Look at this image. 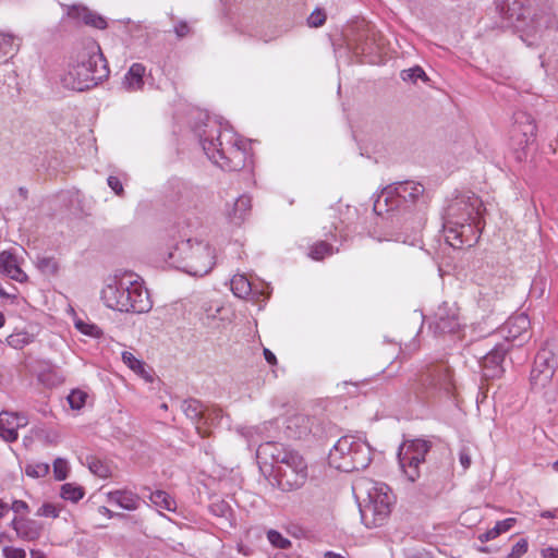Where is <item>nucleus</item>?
Segmentation results:
<instances>
[{
    "instance_id": "1",
    "label": "nucleus",
    "mask_w": 558,
    "mask_h": 558,
    "mask_svg": "<svg viewBox=\"0 0 558 558\" xmlns=\"http://www.w3.org/2000/svg\"><path fill=\"white\" fill-rule=\"evenodd\" d=\"M194 134L198 138L207 158L226 171L242 170L250 159V145L230 130H222L220 123L206 118L195 125Z\"/></svg>"
},
{
    "instance_id": "2",
    "label": "nucleus",
    "mask_w": 558,
    "mask_h": 558,
    "mask_svg": "<svg viewBox=\"0 0 558 558\" xmlns=\"http://www.w3.org/2000/svg\"><path fill=\"white\" fill-rule=\"evenodd\" d=\"M259 470L282 490L302 487L308 476L305 459L295 450L276 441L260 444L256 451Z\"/></svg>"
},
{
    "instance_id": "3",
    "label": "nucleus",
    "mask_w": 558,
    "mask_h": 558,
    "mask_svg": "<svg viewBox=\"0 0 558 558\" xmlns=\"http://www.w3.org/2000/svg\"><path fill=\"white\" fill-rule=\"evenodd\" d=\"M353 492L361 502V518L365 526L377 527L383 525L395 502L391 489L381 482L362 477L354 482Z\"/></svg>"
},
{
    "instance_id": "4",
    "label": "nucleus",
    "mask_w": 558,
    "mask_h": 558,
    "mask_svg": "<svg viewBox=\"0 0 558 558\" xmlns=\"http://www.w3.org/2000/svg\"><path fill=\"white\" fill-rule=\"evenodd\" d=\"M109 74L106 60L99 48L92 46L77 56L69 64L61 82L65 88L83 92L96 86Z\"/></svg>"
},
{
    "instance_id": "5",
    "label": "nucleus",
    "mask_w": 558,
    "mask_h": 558,
    "mask_svg": "<svg viewBox=\"0 0 558 558\" xmlns=\"http://www.w3.org/2000/svg\"><path fill=\"white\" fill-rule=\"evenodd\" d=\"M170 266L196 277L207 275L215 265V253L210 244L198 238L182 240L168 252Z\"/></svg>"
},
{
    "instance_id": "6",
    "label": "nucleus",
    "mask_w": 558,
    "mask_h": 558,
    "mask_svg": "<svg viewBox=\"0 0 558 558\" xmlns=\"http://www.w3.org/2000/svg\"><path fill=\"white\" fill-rule=\"evenodd\" d=\"M430 195L423 184L415 181L393 182L375 195L373 209L385 206L387 209H411L427 207Z\"/></svg>"
},
{
    "instance_id": "7",
    "label": "nucleus",
    "mask_w": 558,
    "mask_h": 558,
    "mask_svg": "<svg viewBox=\"0 0 558 558\" xmlns=\"http://www.w3.org/2000/svg\"><path fill=\"white\" fill-rule=\"evenodd\" d=\"M371 447L361 437L347 435L330 449L328 463L342 472L363 470L371 463Z\"/></svg>"
},
{
    "instance_id": "8",
    "label": "nucleus",
    "mask_w": 558,
    "mask_h": 558,
    "mask_svg": "<svg viewBox=\"0 0 558 558\" xmlns=\"http://www.w3.org/2000/svg\"><path fill=\"white\" fill-rule=\"evenodd\" d=\"M428 450L429 445L423 439L409 440L400 447L399 464L410 482L413 483L420 477V465L425 461Z\"/></svg>"
},
{
    "instance_id": "9",
    "label": "nucleus",
    "mask_w": 558,
    "mask_h": 558,
    "mask_svg": "<svg viewBox=\"0 0 558 558\" xmlns=\"http://www.w3.org/2000/svg\"><path fill=\"white\" fill-rule=\"evenodd\" d=\"M117 284H107L101 291V300L109 308L120 312H131L136 308V299L140 296L138 287L133 286L132 290Z\"/></svg>"
},
{
    "instance_id": "10",
    "label": "nucleus",
    "mask_w": 558,
    "mask_h": 558,
    "mask_svg": "<svg viewBox=\"0 0 558 558\" xmlns=\"http://www.w3.org/2000/svg\"><path fill=\"white\" fill-rule=\"evenodd\" d=\"M421 384L438 391L450 393L453 389V379L450 368L446 364H437L428 367L421 376Z\"/></svg>"
},
{
    "instance_id": "11",
    "label": "nucleus",
    "mask_w": 558,
    "mask_h": 558,
    "mask_svg": "<svg viewBox=\"0 0 558 558\" xmlns=\"http://www.w3.org/2000/svg\"><path fill=\"white\" fill-rule=\"evenodd\" d=\"M347 44L354 53L364 56L376 53L379 47L377 34L368 25L356 27L354 33L348 37Z\"/></svg>"
},
{
    "instance_id": "12",
    "label": "nucleus",
    "mask_w": 558,
    "mask_h": 558,
    "mask_svg": "<svg viewBox=\"0 0 558 558\" xmlns=\"http://www.w3.org/2000/svg\"><path fill=\"white\" fill-rule=\"evenodd\" d=\"M28 420L25 415L2 411L0 413V437L5 441H15L19 437L17 430L25 427Z\"/></svg>"
},
{
    "instance_id": "13",
    "label": "nucleus",
    "mask_w": 558,
    "mask_h": 558,
    "mask_svg": "<svg viewBox=\"0 0 558 558\" xmlns=\"http://www.w3.org/2000/svg\"><path fill=\"white\" fill-rule=\"evenodd\" d=\"M16 536L24 542H36L43 534V525L27 517H14L10 523Z\"/></svg>"
},
{
    "instance_id": "14",
    "label": "nucleus",
    "mask_w": 558,
    "mask_h": 558,
    "mask_svg": "<svg viewBox=\"0 0 558 558\" xmlns=\"http://www.w3.org/2000/svg\"><path fill=\"white\" fill-rule=\"evenodd\" d=\"M507 349L502 345H496L490 350L481 361L484 376L487 378L498 377L502 374V363L506 356Z\"/></svg>"
},
{
    "instance_id": "15",
    "label": "nucleus",
    "mask_w": 558,
    "mask_h": 558,
    "mask_svg": "<svg viewBox=\"0 0 558 558\" xmlns=\"http://www.w3.org/2000/svg\"><path fill=\"white\" fill-rule=\"evenodd\" d=\"M434 326L439 333L456 332L460 327L457 310L448 305L440 306L435 314Z\"/></svg>"
},
{
    "instance_id": "16",
    "label": "nucleus",
    "mask_w": 558,
    "mask_h": 558,
    "mask_svg": "<svg viewBox=\"0 0 558 558\" xmlns=\"http://www.w3.org/2000/svg\"><path fill=\"white\" fill-rule=\"evenodd\" d=\"M530 319L524 313L511 316L499 329V332L508 341L515 340L527 332Z\"/></svg>"
},
{
    "instance_id": "17",
    "label": "nucleus",
    "mask_w": 558,
    "mask_h": 558,
    "mask_svg": "<svg viewBox=\"0 0 558 558\" xmlns=\"http://www.w3.org/2000/svg\"><path fill=\"white\" fill-rule=\"evenodd\" d=\"M181 410L186 415L187 418L192 421L195 425L197 434L201 437H206L209 432L207 428H203V417L205 415V408L203 404L196 399L184 400L181 403Z\"/></svg>"
},
{
    "instance_id": "18",
    "label": "nucleus",
    "mask_w": 558,
    "mask_h": 558,
    "mask_svg": "<svg viewBox=\"0 0 558 558\" xmlns=\"http://www.w3.org/2000/svg\"><path fill=\"white\" fill-rule=\"evenodd\" d=\"M194 194L193 189L180 179H171L165 191V197L170 203L179 202L182 206L185 205V201H191Z\"/></svg>"
},
{
    "instance_id": "19",
    "label": "nucleus",
    "mask_w": 558,
    "mask_h": 558,
    "mask_svg": "<svg viewBox=\"0 0 558 558\" xmlns=\"http://www.w3.org/2000/svg\"><path fill=\"white\" fill-rule=\"evenodd\" d=\"M226 307L218 300H203L201 303V319L206 325H216L218 322L225 320Z\"/></svg>"
},
{
    "instance_id": "20",
    "label": "nucleus",
    "mask_w": 558,
    "mask_h": 558,
    "mask_svg": "<svg viewBox=\"0 0 558 558\" xmlns=\"http://www.w3.org/2000/svg\"><path fill=\"white\" fill-rule=\"evenodd\" d=\"M534 362L544 368L550 367L555 374L558 367V339L547 340L536 354Z\"/></svg>"
},
{
    "instance_id": "21",
    "label": "nucleus",
    "mask_w": 558,
    "mask_h": 558,
    "mask_svg": "<svg viewBox=\"0 0 558 558\" xmlns=\"http://www.w3.org/2000/svg\"><path fill=\"white\" fill-rule=\"evenodd\" d=\"M0 272L17 282L27 280V275L21 269L16 256L9 251L0 253Z\"/></svg>"
},
{
    "instance_id": "22",
    "label": "nucleus",
    "mask_w": 558,
    "mask_h": 558,
    "mask_svg": "<svg viewBox=\"0 0 558 558\" xmlns=\"http://www.w3.org/2000/svg\"><path fill=\"white\" fill-rule=\"evenodd\" d=\"M451 209H486V205L472 191H457L454 197L449 204Z\"/></svg>"
},
{
    "instance_id": "23",
    "label": "nucleus",
    "mask_w": 558,
    "mask_h": 558,
    "mask_svg": "<svg viewBox=\"0 0 558 558\" xmlns=\"http://www.w3.org/2000/svg\"><path fill=\"white\" fill-rule=\"evenodd\" d=\"M70 16L82 21L84 24L97 28L105 29L107 27V21L104 16L98 13L90 11L89 9L81 5H74L70 12Z\"/></svg>"
},
{
    "instance_id": "24",
    "label": "nucleus",
    "mask_w": 558,
    "mask_h": 558,
    "mask_svg": "<svg viewBox=\"0 0 558 558\" xmlns=\"http://www.w3.org/2000/svg\"><path fill=\"white\" fill-rule=\"evenodd\" d=\"M444 230L447 233V240H459L460 244L468 242L463 238L468 235V233L473 232L474 227L472 223H460L458 221H453L450 216L444 217Z\"/></svg>"
},
{
    "instance_id": "25",
    "label": "nucleus",
    "mask_w": 558,
    "mask_h": 558,
    "mask_svg": "<svg viewBox=\"0 0 558 558\" xmlns=\"http://www.w3.org/2000/svg\"><path fill=\"white\" fill-rule=\"evenodd\" d=\"M553 377L554 374L550 367L544 368L539 365H536L534 362L530 378L531 386L534 390H542L546 388L550 384Z\"/></svg>"
},
{
    "instance_id": "26",
    "label": "nucleus",
    "mask_w": 558,
    "mask_h": 558,
    "mask_svg": "<svg viewBox=\"0 0 558 558\" xmlns=\"http://www.w3.org/2000/svg\"><path fill=\"white\" fill-rule=\"evenodd\" d=\"M147 497L149 498L150 505L158 511H175L177 504L168 493L163 490L149 492Z\"/></svg>"
},
{
    "instance_id": "27",
    "label": "nucleus",
    "mask_w": 558,
    "mask_h": 558,
    "mask_svg": "<svg viewBox=\"0 0 558 558\" xmlns=\"http://www.w3.org/2000/svg\"><path fill=\"white\" fill-rule=\"evenodd\" d=\"M109 500L126 510H133L137 507V496L129 490L112 492L109 494Z\"/></svg>"
},
{
    "instance_id": "28",
    "label": "nucleus",
    "mask_w": 558,
    "mask_h": 558,
    "mask_svg": "<svg viewBox=\"0 0 558 558\" xmlns=\"http://www.w3.org/2000/svg\"><path fill=\"white\" fill-rule=\"evenodd\" d=\"M517 520L514 518H507L505 520L498 521L494 527L489 529L485 533L478 535V541L481 543H486L497 538L500 534L508 532Z\"/></svg>"
},
{
    "instance_id": "29",
    "label": "nucleus",
    "mask_w": 558,
    "mask_h": 558,
    "mask_svg": "<svg viewBox=\"0 0 558 558\" xmlns=\"http://www.w3.org/2000/svg\"><path fill=\"white\" fill-rule=\"evenodd\" d=\"M513 120L524 136H534L536 134V124L530 113L518 111L513 114Z\"/></svg>"
},
{
    "instance_id": "30",
    "label": "nucleus",
    "mask_w": 558,
    "mask_h": 558,
    "mask_svg": "<svg viewBox=\"0 0 558 558\" xmlns=\"http://www.w3.org/2000/svg\"><path fill=\"white\" fill-rule=\"evenodd\" d=\"M230 288L233 294L240 299H245L254 292L251 281L244 275H234L230 281Z\"/></svg>"
},
{
    "instance_id": "31",
    "label": "nucleus",
    "mask_w": 558,
    "mask_h": 558,
    "mask_svg": "<svg viewBox=\"0 0 558 558\" xmlns=\"http://www.w3.org/2000/svg\"><path fill=\"white\" fill-rule=\"evenodd\" d=\"M85 496L82 486L74 483H65L60 488V497L71 502H77Z\"/></svg>"
},
{
    "instance_id": "32",
    "label": "nucleus",
    "mask_w": 558,
    "mask_h": 558,
    "mask_svg": "<svg viewBox=\"0 0 558 558\" xmlns=\"http://www.w3.org/2000/svg\"><path fill=\"white\" fill-rule=\"evenodd\" d=\"M34 341V336L27 331L21 330L15 331L8 336L7 342L14 349H23Z\"/></svg>"
},
{
    "instance_id": "33",
    "label": "nucleus",
    "mask_w": 558,
    "mask_h": 558,
    "mask_svg": "<svg viewBox=\"0 0 558 558\" xmlns=\"http://www.w3.org/2000/svg\"><path fill=\"white\" fill-rule=\"evenodd\" d=\"M20 46V38L10 33H0V52L3 56L13 53Z\"/></svg>"
},
{
    "instance_id": "34",
    "label": "nucleus",
    "mask_w": 558,
    "mask_h": 558,
    "mask_svg": "<svg viewBox=\"0 0 558 558\" xmlns=\"http://www.w3.org/2000/svg\"><path fill=\"white\" fill-rule=\"evenodd\" d=\"M122 84L126 90L135 92L140 88V64L134 63L130 68Z\"/></svg>"
},
{
    "instance_id": "35",
    "label": "nucleus",
    "mask_w": 558,
    "mask_h": 558,
    "mask_svg": "<svg viewBox=\"0 0 558 558\" xmlns=\"http://www.w3.org/2000/svg\"><path fill=\"white\" fill-rule=\"evenodd\" d=\"M50 465L45 462H33L26 464L24 472L28 477L41 478L48 475Z\"/></svg>"
},
{
    "instance_id": "36",
    "label": "nucleus",
    "mask_w": 558,
    "mask_h": 558,
    "mask_svg": "<svg viewBox=\"0 0 558 558\" xmlns=\"http://www.w3.org/2000/svg\"><path fill=\"white\" fill-rule=\"evenodd\" d=\"M223 416V411L219 407L211 405L205 408V415L203 417V428H206V426H213L219 423V421Z\"/></svg>"
},
{
    "instance_id": "37",
    "label": "nucleus",
    "mask_w": 558,
    "mask_h": 558,
    "mask_svg": "<svg viewBox=\"0 0 558 558\" xmlns=\"http://www.w3.org/2000/svg\"><path fill=\"white\" fill-rule=\"evenodd\" d=\"M59 198L63 206L78 208L82 206L81 194L76 190H69L60 193Z\"/></svg>"
},
{
    "instance_id": "38",
    "label": "nucleus",
    "mask_w": 558,
    "mask_h": 558,
    "mask_svg": "<svg viewBox=\"0 0 558 558\" xmlns=\"http://www.w3.org/2000/svg\"><path fill=\"white\" fill-rule=\"evenodd\" d=\"M61 504L44 502L36 511L37 517L57 519L62 511Z\"/></svg>"
},
{
    "instance_id": "39",
    "label": "nucleus",
    "mask_w": 558,
    "mask_h": 558,
    "mask_svg": "<svg viewBox=\"0 0 558 558\" xmlns=\"http://www.w3.org/2000/svg\"><path fill=\"white\" fill-rule=\"evenodd\" d=\"M401 78L411 83H416L417 80H422L424 82L428 81L425 71L418 65L401 71Z\"/></svg>"
},
{
    "instance_id": "40",
    "label": "nucleus",
    "mask_w": 558,
    "mask_h": 558,
    "mask_svg": "<svg viewBox=\"0 0 558 558\" xmlns=\"http://www.w3.org/2000/svg\"><path fill=\"white\" fill-rule=\"evenodd\" d=\"M88 398V395L86 391L81 389H74L71 391V393L68 397L69 404L74 410H81Z\"/></svg>"
},
{
    "instance_id": "41",
    "label": "nucleus",
    "mask_w": 558,
    "mask_h": 558,
    "mask_svg": "<svg viewBox=\"0 0 558 558\" xmlns=\"http://www.w3.org/2000/svg\"><path fill=\"white\" fill-rule=\"evenodd\" d=\"M53 476L57 481H64L69 475V463L63 458H57L53 461Z\"/></svg>"
},
{
    "instance_id": "42",
    "label": "nucleus",
    "mask_w": 558,
    "mask_h": 558,
    "mask_svg": "<svg viewBox=\"0 0 558 558\" xmlns=\"http://www.w3.org/2000/svg\"><path fill=\"white\" fill-rule=\"evenodd\" d=\"M332 254H333L332 246L325 242H319V243L315 244L310 251V256L316 260H320L325 256L332 255Z\"/></svg>"
},
{
    "instance_id": "43",
    "label": "nucleus",
    "mask_w": 558,
    "mask_h": 558,
    "mask_svg": "<svg viewBox=\"0 0 558 558\" xmlns=\"http://www.w3.org/2000/svg\"><path fill=\"white\" fill-rule=\"evenodd\" d=\"M75 327L78 331H81L82 333H84L86 336L99 337L101 333L100 329L96 325L85 323L82 319H77L75 322Z\"/></svg>"
},
{
    "instance_id": "44",
    "label": "nucleus",
    "mask_w": 558,
    "mask_h": 558,
    "mask_svg": "<svg viewBox=\"0 0 558 558\" xmlns=\"http://www.w3.org/2000/svg\"><path fill=\"white\" fill-rule=\"evenodd\" d=\"M327 15L324 10L315 9L307 19V25L310 27H320L325 24Z\"/></svg>"
},
{
    "instance_id": "45",
    "label": "nucleus",
    "mask_w": 558,
    "mask_h": 558,
    "mask_svg": "<svg viewBox=\"0 0 558 558\" xmlns=\"http://www.w3.org/2000/svg\"><path fill=\"white\" fill-rule=\"evenodd\" d=\"M529 548V543L525 538H520L511 548V551L506 558H521Z\"/></svg>"
},
{
    "instance_id": "46",
    "label": "nucleus",
    "mask_w": 558,
    "mask_h": 558,
    "mask_svg": "<svg viewBox=\"0 0 558 558\" xmlns=\"http://www.w3.org/2000/svg\"><path fill=\"white\" fill-rule=\"evenodd\" d=\"M267 538L268 541L276 547L278 548H286L290 545V542L289 539H287L286 537H283L279 532L275 531V530H270L268 533H267Z\"/></svg>"
},
{
    "instance_id": "47",
    "label": "nucleus",
    "mask_w": 558,
    "mask_h": 558,
    "mask_svg": "<svg viewBox=\"0 0 558 558\" xmlns=\"http://www.w3.org/2000/svg\"><path fill=\"white\" fill-rule=\"evenodd\" d=\"M2 556L4 558H26V551L20 547L4 546L2 548Z\"/></svg>"
},
{
    "instance_id": "48",
    "label": "nucleus",
    "mask_w": 558,
    "mask_h": 558,
    "mask_svg": "<svg viewBox=\"0 0 558 558\" xmlns=\"http://www.w3.org/2000/svg\"><path fill=\"white\" fill-rule=\"evenodd\" d=\"M108 186L119 196L123 195V182L119 175H109L107 179Z\"/></svg>"
},
{
    "instance_id": "49",
    "label": "nucleus",
    "mask_w": 558,
    "mask_h": 558,
    "mask_svg": "<svg viewBox=\"0 0 558 558\" xmlns=\"http://www.w3.org/2000/svg\"><path fill=\"white\" fill-rule=\"evenodd\" d=\"M123 363L129 366L136 374H140V360H137L133 353L124 351L122 353Z\"/></svg>"
},
{
    "instance_id": "50",
    "label": "nucleus",
    "mask_w": 558,
    "mask_h": 558,
    "mask_svg": "<svg viewBox=\"0 0 558 558\" xmlns=\"http://www.w3.org/2000/svg\"><path fill=\"white\" fill-rule=\"evenodd\" d=\"M142 381H145L147 384H150V389L154 391H160L161 388V381L159 378H155L154 375L147 373L144 367L142 366Z\"/></svg>"
},
{
    "instance_id": "51",
    "label": "nucleus",
    "mask_w": 558,
    "mask_h": 558,
    "mask_svg": "<svg viewBox=\"0 0 558 558\" xmlns=\"http://www.w3.org/2000/svg\"><path fill=\"white\" fill-rule=\"evenodd\" d=\"M178 38H184L192 33L191 26L185 21H179L173 28Z\"/></svg>"
},
{
    "instance_id": "52",
    "label": "nucleus",
    "mask_w": 558,
    "mask_h": 558,
    "mask_svg": "<svg viewBox=\"0 0 558 558\" xmlns=\"http://www.w3.org/2000/svg\"><path fill=\"white\" fill-rule=\"evenodd\" d=\"M252 206V197L248 194H242L235 199L233 209H251Z\"/></svg>"
},
{
    "instance_id": "53",
    "label": "nucleus",
    "mask_w": 558,
    "mask_h": 558,
    "mask_svg": "<svg viewBox=\"0 0 558 558\" xmlns=\"http://www.w3.org/2000/svg\"><path fill=\"white\" fill-rule=\"evenodd\" d=\"M89 470L94 474L98 475L99 477H104V478L107 477L109 474L107 466L102 465V463L100 461L90 462Z\"/></svg>"
},
{
    "instance_id": "54",
    "label": "nucleus",
    "mask_w": 558,
    "mask_h": 558,
    "mask_svg": "<svg viewBox=\"0 0 558 558\" xmlns=\"http://www.w3.org/2000/svg\"><path fill=\"white\" fill-rule=\"evenodd\" d=\"M10 509L13 510L15 513H28L29 512V506L24 500H13Z\"/></svg>"
},
{
    "instance_id": "55",
    "label": "nucleus",
    "mask_w": 558,
    "mask_h": 558,
    "mask_svg": "<svg viewBox=\"0 0 558 558\" xmlns=\"http://www.w3.org/2000/svg\"><path fill=\"white\" fill-rule=\"evenodd\" d=\"M459 460L464 470L471 465V457L465 449H462L459 453Z\"/></svg>"
},
{
    "instance_id": "56",
    "label": "nucleus",
    "mask_w": 558,
    "mask_h": 558,
    "mask_svg": "<svg viewBox=\"0 0 558 558\" xmlns=\"http://www.w3.org/2000/svg\"><path fill=\"white\" fill-rule=\"evenodd\" d=\"M264 357L270 365L277 364V357L276 355L267 348L264 349Z\"/></svg>"
},
{
    "instance_id": "57",
    "label": "nucleus",
    "mask_w": 558,
    "mask_h": 558,
    "mask_svg": "<svg viewBox=\"0 0 558 558\" xmlns=\"http://www.w3.org/2000/svg\"><path fill=\"white\" fill-rule=\"evenodd\" d=\"M211 509L214 512H217L220 515H225L229 508L225 502H220V504L213 505Z\"/></svg>"
},
{
    "instance_id": "58",
    "label": "nucleus",
    "mask_w": 558,
    "mask_h": 558,
    "mask_svg": "<svg viewBox=\"0 0 558 558\" xmlns=\"http://www.w3.org/2000/svg\"><path fill=\"white\" fill-rule=\"evenodd\" d=\"M544 558H558V549L557 548H546L543 550Z\"/></svg>"
},
{
    "instance_id": "59",
    "label": "nucleus",
    "mask_w": 558,
    "mask_h": 558,
    "mask_svg": "<svg viewBox=\"0 0 558 558\" xmlns=\"http://www.w3.org/2000/svg\"><path fill=\"white\" fill-rule=\"evenodd\" d=\"M10 506L0 498V520H2L9 512Z\"/></svg>"
},
{
    "instance_id": "60",
    "label": "nucleus",
    "mask_w": 558,
    "mask_h": 558,
    "mask_svg": "<svg viewBox=\"0 0 558 558\" xmlns=\"http://www.w3.org/2000/svg\"><path fill=\"white\" fill-rule=\"evenodd\" d=\"M0 298L9 299L13 303L16 299V295L8 293L2 287H0Z\"/></svg>"
},
{
    "instance_id": "61",
    "label": "nucleus",
    "mask_w": 558,
    "mask_h": 558,
    "mask_svg": "<svg viewBox=\"0 0 558 558\" xmlns=\"http://www.w3.org/2000/svg\"><path fill=\"white\" fill-rule=\"evenodd\" d=\"M146 293H147V304H143V303H142V313H143V312H148V311H150V310H151V307H153V302H151V300H150V295H149V293H148V291H147V290H146Z\"/></svg>"
},
{
    "instance_id": "62",
    "label": "nucleus",
    "mask_w": 558,
    "mask_h": 558,
    "mask_svg": "<svg viewBox=\"0 0 558 558\" xmlns=\"http://www.w3.org/2000/svg\"><path fill=\"white\" fill-rule=\"evenodd\" d=\"M324 558H348V557L343 556V555H341L339 553H335V551L329 550V551H326L324 554Z\"/></svg>"
},
{
    "instance_id": "63",
    "label": "nucleus",
    "mask_w": 558,
    "mask_h": 558,
    "mask_svg": "<svg viewBox=\"0 0 558 558\" xmlns=\"http://www.w3.org/2000/svg\"><path fill=\"white\" fill-rule=\"evenodd\" d=\"M31 558H47L45 553L39 549H31Z\"/></svg>"
},
{
    "instance_id": "64",
    "label": "nucleus",
    "mask_w": 558,
    "mask_h": 558,
    "mask_svg": "<svg viewBox=\"0 0 558 558\" xmlns=\"http://www.w3.org/2000/svg\"><path fill=\"white\" fill-rule=\"evenodd\" d=\"M541 515H542L543 518H548V519H549V518H554L556 514H555V512H554V511H549V510H547V511L542 512V514H541Z\"/></svg>"
}]
</instances>
